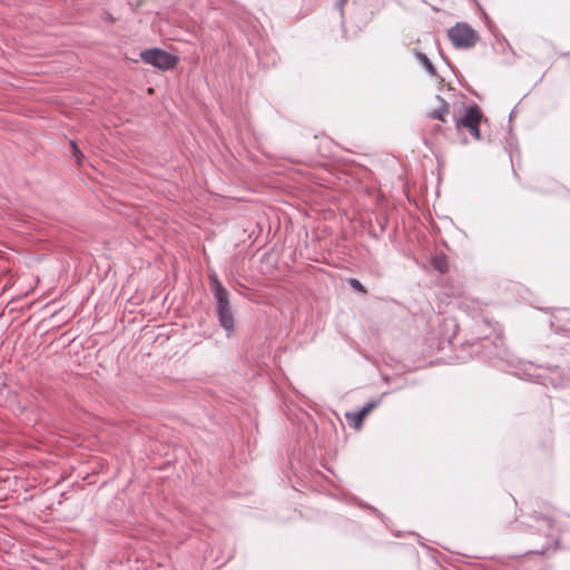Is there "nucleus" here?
<instances>
[{
	"label": "nucleus",
	"mask_w": 570,
	"mask_h": 570,
	"mask_svg": "<svg viewBox=\"0 0 570 570\" xmlns=\"http://www.w3.org/2000/svg\"><path fill=\"white\" fill-rule=\"evenodd\" d=\"M210 287L216 301V312L222 327L230 332L234 328V316L230 311L228 292L216 276L210 277Z\"/></svg>",
	"instance_id": "nucleus-1"
},
{
	"label": "nucleus",
	"mask_w": 570,
	"mask_h": 570,
	"mask_svg": "<svg viewBox=\"0 0 570 570\" xmlns=\"http://www.w3.org/2000/svg\"><path fill=\"white\" fill-rule=\"evenodd\" d=\"M140 58L145 63L163 71L174 69L179 58L159 48L146 49L140 52Z\"/></svg>",
	"instance_id": "nucleus-2"
},
{
	"label": "nucleus",
	"mask_w": 570,
	"mask_h": 570,
	"mask_svg": "<svg viewBox=\"0 0 570 570\" xmlns=\"http://www.w3.org/2000/svg\"><path fill=\"white\" fill-rule=\"evenodd\" d=\"M482 117L483 115L476 105L469 106L463 115L456 119L455 128L458 130L466 129L474 139L479 140L481 138L480 122Z\"/></svg>",
	"instance_id": "nucleus-3"
},
{
	"label": "nucleus",
	"mask_w": 570,
	"mask_h": 570,
	"mask_svg": "<svg viewBox=\"0 0 570 570\" xmlns=\"http://www.w3.org/2000/svg\"><path fill=\"white\" fill-rule=\"evenodd\" d=\"M451 42L456 48L468 49L473 47L479 37L474 29L468 23L459 22L448 31Z\"/></svg>",
	"instance_id": "nucleus-4"
},
{
	"label": "nucleus",
	"mask_w": 570,
	"mask_h": 570,
	"mask_svg": "<svg viewBox=\"0 0 570 570\" xmlns=\"http://www.w3.org/2000/svg\"><path fill=\"white\" fill-rule=\"evenodd\" d=\"M435 99L438 100V106L435 109L428 112V117L438 119L440 121H445L448 115L450 114V104L440 96H436Z\"/></svg>",
	"instance_id": "nucleus-5"
},
{
	"label": "nucleus",
	"mask_w": 570,
	"mask_h": 570,
	"mask_svg": "<svg viewBox=\"0 0 570 570\" xmlns=\"http://www.w3.org/2000/svg\"><path fill=\"white\" fill-rule=\"evenodd\" d=\"M374 402L368 403L357 412L347 413L346 419L351 425H353L355 429H358L362 425L364 417L374 409Z\"/></svg>",
	"instance_id": "nucleus-6"
},
{
	"label": "nucleus",
	"mask_w": 570,
	"mask_h": 570,
	"mask_svg": "<svg viewBox=\"0 0 570 570\" xmlns=\"http://www.w3.org/2000/svg\"><path fill=\"white\" fill-rule=\"evenodd\" d=\"M414 56H415L416 60L420 63H422V66L424 67V69L426 70V72L430 76H432V77L436 76L435 67L433 66V63L430 61V59L428 58V56L425 53L415 51Z\"/></svg>",
	"instance_id": "nucleus-7"
},
{
	"label": "nucleus",
	"mask_w": 570,
	"mask_h": 570,
	"mask_svg": "<svg viewBox=\"0 0 570 570\" xmlns=\"http://www.w3.org/2000/svg\"><path fill=\"white\" fill-rule=\"evenodd\" d=\"M433 266L435 269H438L440 273H446L448 271V262L444 257H435L433 259Z\"/></svg>",
	"instance_id": "nucleus-8"
},
{
	"label": "nucleus",
	"mask_w": 570,
	"mask_h": 570,
	"mask_svg": "<svg viewBox=\"0 0 570 570\" xmlns=\"http://www.w3.org/2000/svg\"><path fill=\"white\" fill-rule=\"evenodd\" d=\"M350 285L356 289L357 292H361V293H366V289L364 288V286L362 285V283L356 279V278H351L348 281Z\"/></svg>",
	"instance_id": "nucleus-9"
},
{
	"label": "nucleus",
	"mask_w": 570,
	"mask_h": 570,
	"mask_svg": "<svg viewBox=\"0 0 570 570\" xmlns=\"http://www.w3.org/2000/svg\"><path fill=\"white\" fill-rule=\"evenodd\" d=\"M70 144H71L72 149H73V155L77 158V163L79 164L80 163V158L82 157V154H81V151L79 150V148L77 147V145L73 141H70Z\"/></svg>",
	"instance_id": "nucleus-10"
},
{
	"label": "nucleus",
	"mask_w": 570,
	"mask_h": 570,
	"mask_svg": "<svg viewBox=\"0 0 570 570\" xmlns=\"http://www.w3.org/2000/svg\"><path fill=\"white\" fill-rule=\"evenodd\" d=\"M341 4H343L344 2H346V0H340Z\"/></svg>",
	"instance_id": "nucleus-11"
}]
</instances>
